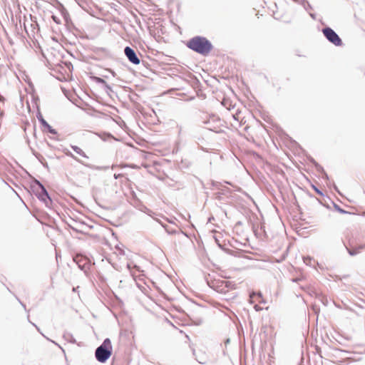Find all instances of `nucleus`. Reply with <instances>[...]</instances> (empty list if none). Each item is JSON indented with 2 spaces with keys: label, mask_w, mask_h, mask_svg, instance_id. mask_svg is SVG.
Returning <instances> with one entry per match:
<instances>
[{
  "label": "nucleus",
  "mask_w": 365,
  "mask_h": 365,
  "mask_svg": "<svg viewBox=\"0 0 365 365\" xmlns=\"http://www.w3.org/2000/svg\"><path fill=\"white\" fill-rule=\"evenodd\" d=\"M41 164L43 165V167L48 168V163L46 162V160L42 162Z\"/></svg>",
  "instance_id": "nucleus-28"
},
{
  "label": "nucleus",
  "mask_w": 365,
  "mask_h": 365,
  "mask_svg": "<svg viewBox=\"0 0 365 365\" xmlns=\"http://www.w3.org/2000/svg\"><path fill=\"white\" fill-rule=\"evenodd\" d=\"M80 225L81 226H83V225H85V224L84 223H81Z\"/></svg>",
  "instance_id": "nucleus-37"
},
{
  "label": "nucleus",
  "mask_w": 365,
  "mask_h": 365,
  "mask_svg": "<svg viewBox=\"0 0 365 365\" xmlns=\"http://www.w3.org/2000/svg\"><path fill=\"white\" fill-rule=\"evenodd\" d=\"M19 74L16 73V76L18 78L20 77L23 78L24 80L29 84V86L31 88L34 87V85L29 78V77L26 74L25 70H19Z\"/></svg>",
  "instance_id": "nucleus-13"
},
{
  "label": "nucleus",
  "mask_w": 365,
  "mask_h": 365,
  "mask_svg": "<svg viewBox=\"0 0 365 365\" xmlns=\"http://www.w3.org/2000/svg\"><path fill=\"white\" fill-rule=\"evenodd\" d=\"M57 9L60 11L62 17L63 18L64 21H65V25H66V28L68 29V30H69V31L75 30L76 31H79V29H77L75 26V25L73 24V23L72 22V20L70 17L68 10L66 9L64 5L58 1H57Z\"/></svg>",
  "instance_id": "nucleus-5"
},
{
  "label": "nucleus",
  "mask_w": 365,
  "mask_h": 365,
  "mask_svg": "<svg viewBox=\"0 0 365 365\" xmlns=\"http://www.w3.org/2000/svg\"><path fill=\"white\" fill-rule=\"evenodd\" d=\"M212 219H214V218H213V217H212V218L210 217V218H209V220H208V221H209V222H211V221H212Z\"/></svg>",
  "instance_id": "nucleus-34"
},
{
  "label": "nucleus",
  "mask_w": 365,
  "mask_h": 365,
  "mask_svg": "<svg viewBox=\"0 0 365 365\" xmlns=\"http://www.w3.org/2000/svg\"><path fill=\"white\" fill-rule=\"evenodd\" d=\"M63 337H64L65 339H66L68 341H69V342H71L72 344H76V339L70 333H65L63 334Z\"/></svg>",
  "instance_id": "nucleus-17"
},
{
  "label": "nucleus",
  "mask_w": 365,
  "mask_h": 365,
  "mask_svg": "<svg viewBox=\"0 0 365 365\" xmlns=\"http://www.w3.org/2000/svg\"><path fill=\"white\" fill-rule=\"evenodd\" d=\"M231 125L235 126L236 125H235L234 123H232Z\"/></svg>",
  "instance_id": "nucleus-39"
},
{
  "label": "nucleus",
  "mask_w": 365,
  "mask_h": 365,
  "mask_svg": "<svg viewBox=\"0 0 365 365\" xmlns=\"http://www.w3.org/2000/svg\"><path fill=\"white\" fill-rule=\"evenodd\" d=\"M113 349L109 338L103 340V343L95 351V356L98 361L105 363L112 354Z\"/></svg>",
  "instance_id": "nucleus-3"
},
{
  "label": "nucleus",
  "mask_w": 365,
  "mask_h": 365,
  "mask_svg": "<svg viewBox=\"0 0 365 365\" xmlns=\"http://www.w3.org/2000/svg\"><path fill=\"white\" fill-rule=\"evenodd\" d=\"M217 246L225 252H228V248L226 247V239L222 232H216L213 236Z\"/></svg>",
  "instance_id": "nucleus-10"
},
{
  "label": "nucleus",
  "mask_w": 365,
  "mask_h": 365,
  "mask_svg": "<svg viewBox=\"0 0 365 365\" xmlns=\"http://www.w3.org/2000/svg\"><path fill=\"white\" fill-rule=\"evenodd\" d=\"M35 157L38 160V161L41 163L42 162L45 161L44 158L38 153L33 152Z\"/></svg>",
  "instance_id": "nucleus-22"
},
{
  "label": "nucleus",
  "mask_w": 365,
  "mask_h": 365,
  "mask_svg": "<svg viewBox=\"0 0 365 365\" xmlns=\"http://www.w3.org/2000/svg\"><path fill=\"white\" fill-rule=\"evenodd\" d=\"M203 123L207 125V129L217 133H225L227 129V123L215 115H210Z\"/></svg>",
  "instance_id": "nucleus-4"
},
{
  "label": "nucleus",
  "mask_w": 365,
  "mask_h": 365,
  "mask_svg": "<svg viewBox=\"0 0 365 365\" xmlns=\"http://www.w3.org/2000/svg\"><path fill=\"white\" fill-rule=\"evenodd\" d=\"M210 287L217 293L223 295L225 297L222 298L223 299L226 301L227 300V298L226 297L228 292L227 280L215 279L211 282Z\"/></svg>",
  "instance_id": "nucleus-6"
},
{
  "label": "nucleus",
  "mask_w": 365,
  "mask_h": 365,
  "mask_svg": "<svg viewBox=\"0 0 365 365\" xmlns=\"http://www.w3.org/2000/svg\"><path fill=\"white\" fill-rule=\"evenodd\" d=\"M186 46L192 51L202 56H208L213 49L212 42L205 36H195L187 40Z\"/></svg>",
  "instance_id": "nucleus-1"
},
{
  "label": "nucleus",
  "mask_w": 365,
  "mask_h": 365,
  "mask_svg": "<svg viewBox=\"0 0 365 365\" xmlns=\"http://www.w3.org/2000/svg\"><path fill=\"white\" fill-rule=\"evenodd\" d=\"M31 188L40 201L43 202L46 207H51L53 201L46 187L39 180L34 179L31 182Z\"/></svg>",
  "instance_id": "nucleus-2"
},
{
  "label": "nucleus",
  "mask_w": 365,
  "mask_h": 365,
  "mask_svg": "<svg viewBox=\"0 0 365 365\" xmlns=\"http://www.w3.org/2000/svg\"><path fill=\"white\" fill-rule=\"evenodd\" d=\"M233 118L235 121H238V118L235 115H233Z\"/></svg>",
  "instance_id": "nucleus-31"
},
{
  "label": "nucleus",
  "mask_w": 365,
  "mask_h": 365,
  "mask_svg": "<svg viewBox=\"0 0 365 365\" xmlns=\"http://www.w3.org/2000/svg\"><path fill=\"white\" fill-rule=\"evenodd\" d=\"M262 294L260 293H252L250 294V301L252 303L261 302Z\"/></svg>",
  "instance_id": "nucleus-16"
},
{
  "label": "nucleus",
  "mask_w": 365,
  "mask_h": 365,
  "mask_svg": "<svg viewBox=\"0 0 365 365\" xmlns=\"http://www.w3.org/2000/svg\"><path fill=\"white\" fill-rule=\"evenodd\" d=\"M130 71V73H132L133 74L135 75V71L134 69H132V70H129Z\"/></svg>",
  "instance_id": "nucleus-30"
},
{
  "label": "nucleus",
  "mask_w": 365,
  "mask_h": 365,
  "mask_svg": "<svg viewBox=\"0 0 365 365\" xmlns=\"http://www.w3.org/2000/svg\"><path fill=\"white\" fill-rule=\"evenodd\" d=\"M223 342H224V344H225V346H227V345L228 344V338H227V339H224V341H223Z\"/></svg>",
  "instance_id": "nucleus-29"
},
{
  "label": "nucleus",
  "mask_w": 365,
  "mask_h": 365,
  "mask_svg": "<svg viewBox=\"0 0 365 365\" xmlns=\"http://www.w3.org/2000/svg\"><path fill=\"white\" fill-rule=\"evenodd\" d=\"M70 228L76 232H82L78 227H73L72 225H69Z\"/></svg>",
  "instance_id": "nucleus-25"
},
{
  "label": "nucleus",
  "mask_w": 365,
  "mask_h": 365,
  "mask_svg": "<svg viewBox=\"0 0 365 365\" xmlns=\"http://www.w3.org/2000/svg\"><path fill=\"white\" fill-rule=\"evenodd\" d=\"M44 130H46L48 133L52 134V135H56L57 131L54 128H53L49 124H48L47 126H45Z\"/></svg>",
  "instance_id": "nucleus-20"
},
{
  "label": "nucleus",
  "mask_w": 365,
  "mask_h": 365,
  "mask_svg": "<svg viewBox=\"0 0 365 365\" xmlns=\"http://www.w3.org/2000/svg\"><path fill=\"white\" fill-rule=\"evenodd\" d=\"M322 33L329 41L333 43L336 46H341L342 45V41L336 33L329 27L324 28L322 29Z\"/></svg>",
  "instance_id": "nucleus-7"
},
{
  "label": "nucleus",
  "mask_w": 365,
  "mask_h": 365,
  "mask_svg": "<svg viewBox=\"0 0 365 365\" xmlns=\"http://www.w3.org/2000/svg\"><path fill=\"white\" fill-rule=\"evenodd\" d=\"M27 318H28V319H29V322H31L29 321V315L27 316Z\"/></svg>",
  "instance_id": "nucleus-38"
},
{
  "label": "nucleus",
  "mask_w": 365,
  "mask_h": 365,
  "mask_svg": "<svg viewBox=\"0 0 365 365\" xmlns=\"http://www.w3.org/2000/svg\"><path fill=\"white\" fill-rule=\"evenodd\" d=\"M36 118L43 128L48 125V122L43 118L40 110H38V112L36 113Z\"/></svg>",
  "instance_id": "nucleus-15"
},
{
  "label": "nucleus",
  "mask_w": 365,
  "mask_h": 365,
  "mask_svg": "<svg viewBox=\"0 0 365 365\" xmlns=\"http://www.w3.org/2000/svg\"><path fill=\"white\" fill-rule=\"evenodd\" d=\"M72 150L76 152L77 154L80 155L81 156L88 158V156L85 153V152L78 146L77 145H71Z\"/></svg>",
  "instance_id": "nucleus-14"
},
{
  "label": "nucleus",
  "mask_w": 365,
  "mask_h": 365,
  "mask_svg": "<svg viewBox=\"0 0 365 365\" xmlns=\"http://www.w3.org/2000/svg\"><path fill=\"white\" fill-rule=\"evenodd\" d=\"M66 155L72 158L73 159L76 160V161H78V163H81L82 165H83L84 166L90 168V169H92V170H106L107 169H108V166H97V165H92V164H88V163H84L83 162H82L81 160H79L78 158H77L71 152L68 151V153H66Z\"/></svg>",
  "instance_id": "nucleus-11"
},
{
  "label": "nucleus",
  "mask_w": 365,
  "mask_h": 365,
  "mask_svg": "<svg viewBox=\"0 0 365 365\" xmlns=\"http://www.w3.org/2000/svg\"><path fill=\"white\" fill-rule=\"evenodd\" d=\"M16 299L19 301V302L21 304V305L24 307V309H25V311L26 312H29L27 309H26V304L24 303H23L17 297H16Z\"/></svg>",
  "instance_id": "nucleus-26"
},
{
  "label": "nucleus",
  "mask_w": 365,
  "mask_h": 365,
  "mask_svg": "<svg viewBox=\"0 0 365 365\" xmlns=\"http://www.w3.org/2000/svg\"><path fill=\"white\" fill-rule=\"evenodd\" d=\"M113 76H115V72L113 70L109 69L107 70Z\"/></svg>",
  "instance_id": "nucleus-27"
},
{
  "label": "nucleus",
  "mask_w": 365,
  "mask_h": 365,
  "mask_svg": "<svg viewBox=\"0 0 365 365\" xmlns=\"http://www.w3.org/2000/svg\"><path fill=\"white\" fill-rule=\"evenodd\" d=\"M96 83H103L104 85H106V82L105 81V80L102 78H100V77H97V76H93V77H91Z\"/></svg>",
  "instance_id": "nucleus-21"
},
{
  "label": "nucleus",
  "mask_w": 365,
  "mask_h": 365,
  "mask_svg": "<svg viewBox=\"0 0 365 365\" xmlns=\"http://www.w3.org/2000/svg\"><path fill=\"white\" fill-rule=\"evenodd\" d=\"M217 100L219 101H220L221 104L223 106H225L226 108L228 109V108L227 107V104L228 103V102H227V98L224 96L222 97H220V96H218L217 97Z\"/></svg>",
  "instance_id": "nucleus-19"
},
{
  "label": "nucleus",
  "mask_w": 365,
  "mask_h": 365,
  "mask_svg": "<svg viewBox=\"0 0 365 365\" xmlns=\"http://www.w3.org/2000/svg\"><path fill=\"white\" fill-rule=\"evenodd\" d=\"M124 53L131 63L134 65H138L140 63V60L138 58L136 51L131 47L125 46L124 48Z\"/></svg>",
  "instance_id": "nucleus-8"
},
{
  "label": "nucleus",
  "mask_w": 365,
  "mask_h": 365,
  "mask_svg": "<svg viewBox=\"0 0 365 365\" xmlns=\"http://www.w3.org/2000/svg\"><path fill=\"white\" fill-rule=\"evenodd\" d=\"M212 219H214V218H213V217H212V218L210 217V218H209V220H208V221H209V222H211V221H212Z\"/></svg>",
  "instance_id": "nucleus-35"
},
{
  "label": "nucleus",
  "mask_w": 365,
  "mask_h": 365,
  "mask_svg": "<svg viewBox=\"0 0 365 365\" xmlns=\"http://www.w3.org/2000/svg\"><path fill=\"white\" fill-rule=\"evenodd\" d=\"M61 90L63 91V93L66 92V89L64 88L61 87Z\"/></svg>",
  "instance_id": "nucleus-33"
},
{
  "label": "nucleus",
  "mask_w": 365,
  "mask_h": 365,
  "mask_svg": "<svg viewBox=\"0 0 365 365\" xmlns=\"http://www.w3.org/2000/svg\"><path fill=\"white\" fill-rule=\"evenodd\" d=\"M114 177H115V179L118 178V175L116 174H115Z\"/></svg>",
  "instance_id": "nucleus-36"
},
{
  "label": "nucleus",
  "mask_w": 365,
  "mask_h": 365,
  "mask_svg": "<svg viewBox=\"0 0 365 365\" xmlns=\"http://www.w3.org/2000/svg\"><path fill=\"white\" fill-rule=\"evenodd\" d=\"M31 324H33V326H34V327H35L38 330H39V329H38V327H37L35 324H34V323H32V322H31Z\"/></svg>",
  "instance_id": "nucleus-32"
},
{
  "label": "nucleus",
  "mask_w": 365,
  "mask_h": 365,
  "mask_svg": "<svg viewBox=\"0 0 365 365\" xmlns=\"http://www.w3.org/2000/svg\"><path fill=\"white\" fill-rule=\"evenodd\" d=\"M75 262H76L78 268L84 272H86L87 270L90 268V264L88 262L86 259H75Z\"/></svg>",
  "instance_id": "nucleus-12"
},
{
  "label": "nucleus",
  "mask_w": 365,
  "mask_h": 365,
  "mask_svg": "<svg viewBox=\"0 0 365 365\" xmlns=\"http://www.w3.org/2000/svg\"><path fill=\"white\" fill-rule=\"evenodd\" d=\"M216 309L218 310L220 313L222 314L224 316L227 315L226 310H227L228 309L225 305L219 304L218 306L216 307Z\"/></svg>",
  "instance_id": "nucleus-18"
},
{
  "label": "nucleus",
  "mask_w": 365,
  "mask_h": 365,
  "mask_svg": "<svg viewBox=\"0 0 365 365\" xmlns=\"http://www.w3.org/2000/svg\"><path fill=\"white\" fill-rule=\"evenodd\" d=\"M55 73L51 74L59 81H68L72 80V74L71 71L73 70H68L69 72H67L66 70H64L65 72H62L61 70H53Z\"/></svg>",
  "instance_id": "nucleus-9"
},
{
  "label": "nucleus",
  "mask_w": 365,
  "mask_h": 365,
  "mask_svg": "<svg viewBox=\"0 0 365 365\" xmlns=\"http://www.w3.org/2000/svg\"><path fill=\"white\" fill-rule=\"evenodd\" d=\"M216 195V198H217L219 200H221L224 198V195L225 194L223 192H217L215 193Z\"/></svg>",
  "instance_id": "nucleus-24"
},
{
  "label": "nucleus",
  "mask_w": 365,
  "mask_h": 365,
  "mask_svg": "<svg viewBox=\"0 0 365 365\" xmlns=\"http://www.w3.org/2000/svg\"><path fill=\"white\" fill-rule=\"evenodd\" d=\"M51 18L56 24H61V20L58 17L55 15H52Z\"/></svg>",
  "instance_id": "nucleus-23"
}]
</instances>
